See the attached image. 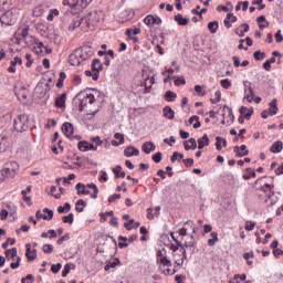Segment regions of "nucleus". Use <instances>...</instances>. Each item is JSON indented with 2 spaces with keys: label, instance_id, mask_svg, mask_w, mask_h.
<instances>
[{
  "label": "nucleus",
  "instance_id": "1",
  "mask_svg": "<svg viewBox=\"0 0 283 283\" xmlns=\"http://www.w3.org/2000/svg\"><path fill=\"white\" fill-rule=\"evenodd\" d=\"M193 233H196V227L193 226V221L188 220L182 224V227L177 231L178 237L180 238V242H182V247L191 248L196 244V239L193 238Z\"/></svg>",
  "mask_w": 283,
  "mask_h": 283
},
{
  "label": "nucleus",
  "instance_id": "2",
  "mask_svg": "<svg viewBox=\"0 0 283 283\" xmlns=\"http://www.w3.org/2000/svg\"><path fill=\"white\" fill-rule=\"evenodd\" d=\"M255 190L259 191L260 198L264 196V201L269 202V199L275 196L274 185H273V177H262L258 179L254 184Z\"/></svg>",
  "mask_w": 283,
  "mask_h": 283
},
{
  "label": "nucleus",
  "instance_id": "3",
  "mask_svg": "<svg viewBox=\"0 0 283 283\" xmlns=\"http://www.w3.org/2000/svg\"><path fill=\"white\" fill-rule=\"evenodd\" d=\"M92 88L80 92L77 94V98L80 101V112H86L87 116H96L98 113V109H87L90 107L88 105H92L96 98L94 97V94L91 93Z\"/></svg>",
  "mask_w": 283,
  "mask_h": 283
},
{
  "label": "nucleus",
  "instance_id": "4",
  "mask_svg": "<svg viewBox=\"0 0 283 283\" xmlns=\"http://www.w3.org/2000/svg\"><path fill=\"white\" fill-rule=\"evenodd\" d=\"M94 0H63L62 6L65 14H78L83 12Z\"/></svg>",
  "mask_w": 283,
  "mask_h": 283
},
{
  "label": "nucleus",
  "instance_id": "5",
  "mask_svg": "<svg viewBox=\"0 0 283 283\" xmlns=\"http://www.w3.org/2000/svg\"><path fill=\"white\" fill-rule=\"evenodd\" d=\"M157 263L160 264L159 269L164 273V275H176L177 271L176 268L172 270L167 268L163 269V266H171V261L167 259V251L165 250H159L157 253Z\"/></svg>",
  "mask_w": 283,
  "mask_h": 283
},
{
  "label": "nucleus",
  "instance_id": "6",
  "mask_svg": "<svg viewBox=\"0 0 283 283\" xmlns=\"http://www.w3.org/2000/svg\"><path fill=\"white\" fill-rule=\"evenodd\" d=\"M29 127H30V118L28 117V115L22 114V115H18L14 118L13 128L15 129V132H19V133L28 132Z\"/></svg>",
  "mask_w": 283,
  "mask_h": 283
},
{
  "label": "nucleus",
  "instance_id": "7",
  "mask_svg": "<svg viewBox=\"0 0 283 283\" xmlns=\"http://www.w3.org/2000/svg\"><path fill=\"white\" fill-rule=\"evenodd\" d=\"M7 262L10 263V269H17L18 266H21V256L17 255V248H12L10 250L6 251V258Z\"/></svg>",
  "mask_w": 283,
  "mask_h": 283
},
{
  "label": "nucleus",
  "instance_id": "8",
  "mask_svg": "<svg viewBox=\"0 0 283 283\" xmlns=\"http://www.w3.org/2000/svg\"><path fill=\"white\" fill-rule=\"evenodd\" d=\"M3 175L4 180L7 178H14L19 174V163L11 161L0 171Z\"/></svg>",
  "mask_w": 283,
  "mask_h": 283
},
{
  "label": "nucleus",
  "instance_id": "9",
  "mask_svg": "<svg viewBox=\"0 0 283 283\" xmlns=\"http://www.w3.org/2000/svg\"><path fill=\"white\" fill-rule=\"evenodd\" d=\"M15 9H10L6 11L1 17H0V23L2 25H14L17 23V13Z\"/></svg>",
  "mask_w": 283,
  "mask_h": 283
},
{
  "label": "nucleus",
  "instance_id": "10",
  "mask_svg": "<svg viewBox=\"0 0 283 283\" xmlns=\"http://www.w3.org/2000/svg\"><path fill=\"white\" fill-rule=\"evenodd\" d=\"M75 52L77 53V56H80V61H87V59H92V56L94 55V50L92 49V46H82L77 50H75Z\"/></svg>",
  "mask_w": 283,
  "mask_h": 283
},
{
  "label": "nucleus",
  "instance_id": "11",
  "mask_svg": "<svg viewBox=\"0 0 283 283\" xmlns=\"http://www.w3.org/2000/svg\"><path fill=\"white\" fill-rule=\"evenodd\" d=\"M223 119L221 120L222 125H231V123H233V120L235 119V116H233V111H231V108L224 106L223 107Z\"/></svg>",
  "mask_w": 283,
  "mask_h": 283
},
{
  "label": "nucleus",
  "instance_id": "12",
  "mask_svg": "<svg viewBox=\"0 0 283 283\" xmlns=\"http://www.w3.org/2000/svg\"><path fill=\"white\" fill-rule=\"evenodd\" d=\"M30 34V27L23 25L18 29L15 32V40L17 41H23L24 39H28V35Z\"/></svg>",
  "mask_w": 283,
  "mask_h": 283
},
{
  "label": "nucleus",
  "instance_id": "13",
  "mask_svg": "<svg viewBox=\"0 0 283 283\" xmlns=\"http://www.w3.org/2000/svg\"><path fill=\"white\" fill-rule=\"evenodd\" d=\"M87 18H80L76 17L72 20V23L69 25V31L70 32H74V30H76V28H81V25H83V23H87Z\"/></svg>",
  "mask_w": 283,
  "mask_h": 283
},
{
  "label": "nucleus",
  "instance_id": "14",
  "mask_svg": "<svg viewBox=\"0 0 283 283\" xmlns=\"http://www.w3.org/2000/svg\"><path fill=\"white\" fill-rule=\"evenodd\" d=\"M62 132L64 134V136H66L67 138H72V136H74V125H72V123L66 122L62 125Z\"/></svg>",
  "mask_w": 283,
  "mask_h": 283
},
{
  "label": "nucleus",
  "instance_id": "15",
  "mask_svg": "<svg viewBox=\"0 0 283 283\" xmlns=\"http://www.w3.org/2000/svg\"><path fill=\"white\" fill-rule=\"evenodd\" d=\"M29 94H30V92L25 87L15 90V95L18 97V101H20L21 103H25Z\"/></svg>",
  "mask_w": 283,
  "mask_h": 283
},
{
  "label": "nucleus",
  "instance_id": "16",
  "mask_svg": "<svg viewBox=\"0 0 283 283\" xmlns=\"http://www.w3.org/2000/svg\"><path fill=\"white\" fill-rule=\"evenodd\" d=\"M185 258H187V250L185 249H182L181 254L175 253V264H177V266H182V264H185Z\"/></svg>",
  "mask_w": 283,
  "mask_h": 283
},
{
  "label": "nucleus",
  "instance_id": "17",
  "mask_svg": "<svg viewBox=\"0 0 283 283\" xmlns=\"http://www.w3.org/2000/svg\"><path fill=\"white\" fill-rule=\"evenodd\" d=\"M124 156L132 158V156H140V150L134 146H128L124 149Z\"/></svg>",
  "mask_w": 283,
  "mask_h": 283
},
{
  "label": "nucleus",
  "instance_id": "18",
  "mask_svg": "<svg viewBox=\"0 0 283 283\" xmlns=\"http://www.w3.org/2000/svg\"><path fill=\"white\" fill-rule=\"evenodd\" d=\"M23 64V60H21V57L15 56L13 59V61L10 62V65L8 67V72H10V74H14L17 72V65H22Z\"/></svg>",
  "mask_w": 283,
  "mask_h": 283
},
{
  "label": "nucleus",
  "instance_id": "19",
  "mask_svg": "<svg viewBox=\"0 0 283 283\" xmlns=\"http://www.w3.org/2000/svg\"><path fill=\"white\" fill-rule=\"evenodd\" d=\"M244 99L248 101V103H251L253 101V88H251V83L244 84Z\"/></svg>",
  "mask_w": 283,
  "mask_h": 283
},
{
  "label": "nucleus",
  "instance_id": "20",
  "mask_svg": "<svg viewBox=\"0 0 283 283\" xmlns=\"http://www.w3.org/2000/svg\"><path fill=\"white\" fill-rule=\"evenodd\" d=\"M25 249H27L25 255H27L28 260L30 262L36 260V250L35 249L32 250V244L28 243L25 245Z\"/></svg>",
  "mask_w": 283,
  "mask_h": 283
},
{
  "label": "nucleus",
  "instance_id": "21",
  "mask_svg": "<svg viewBox=\"0 0 283 283\" xmlns=\"http://www.w3.org/2000/svg\"><path fill=\"white\" fill-rule=\"evenodd\" d=\"M75 189L77 190V196H90V190L87 189V186L84 184L78 182L75 186Z\"/></svg>",
  "mask_w": 283,
  "mask_h": 283
},
{
  "label": "nucleus",
  "instance_id": "22",
  "mask_svg": "<svg viewBox=\"0 0 283 283\" xmlns=\"http://www.w3.org/2000/svg\"><path fill=\"white\" fill-rule=\"evenodd\" d=\"M198 143V149H205V147H209V135L205 134L201 138L197 140Z\"/></svg>",
  "mask_w": 283,
  "mask_h": 283
},
{
  "label": "nucleus",
  "instance_id": "23",
  "mask_svg": "<svg viewBox=\"0 0 283 283\" xmlns=\"http://www.w3.org/2000/svg\"><path fill=\"white\" fill-rule=\"evenodd\" d=\"M69 62L71 65H81L82 60L78 56V53L76 51H74L70 56H69Z\"/></svg>",
  "mask_w": 283,
  "mask_h": 283
},
{
  "label": "nucleus",
  "instance_id": "24",
  "mask_svg": "<svg viewBox=\"0 0 283 283\" xmlns=\"http://www.w3.org/2000/svg\"><path fill=\"white\" fill-rule=\"evenodd\" d=\"M142 149L145 151V154H151V151H156V144L153 142H146L143 144Z\"/></svg>",
  "mask_w": 283,
  "mask_h": 283
},
{
  "label": "nucleus",
  "instance_id": "25",
  "mask_svg": "<svg viewBox=\"0 0 283 283\" xmlns=\"http://www.w3.org/2000/svg\"><path fill=\"white\" fill-rule=\"evenodd\" d=\"M184 147L186 151H189V149H197L198 143H196V138H190L188 142H184Z\"/></svg>",
  "mask_w": 283,
  "mask_h": 283
},
{
  "label": "nucleus",
  "instance_id": "26",
  "mask_svg": "<svg viewBox=\"0 0 283 283\" xmlns=\"http://www.w3.org/2000/svg\"><path fill=\"white\" fill-rule=\"evenodd\" d=\"M164 116L168 118V120H174V118H176V112H174L171 107L166 106L164 107Z\"/></svg>",
  "mask_w": 283,
  "mask_h": 283
},
{
  "label": "nucleus",
  "instance_id": "27",
  "mask_svg": "<svg viewBox=\"0 0 283 283\" xmlns=\"http://www.w3.org/2000/svg\"><path fill=\"white\" fill-rule=\"evenodd\" d=\"M256 22L259 23L260 30H264L265 28H269V21L264 15H260L259 18H256Z\"/></svg>",
  "mask_w": 283,
  "mask_h": 283
},
{
  "label": "nucleus",
  "instance_id": "28",
  "mask_svg": "<svg viewBox=\"0 0 283 283\" xmlns=\"http://www.w3.org/2000/svg\"><path fill=\"white\" fill-rule=\"evenodd\" d=\"M222 147H227V139L220 136L216 137V148L218 151H222Z\"/></svg>",
  "mask_w": 283,
  "mask_h": 283
},
{
  "label": "nucleus",
  "instance_id": "29",
  "mask_svg": "<svg viewBox=\"0 0 283 283\" xmlns=\"http://www.w3.org/2000/svg\"><path fill=\"white\" fill-rule=\"evenodd\" d=\"M85 207H87V202H85L83 199H80L75 203V211H77V213H83Z\"/></svg>",
  "mask_w": 283,
  "mask_h": 283
},
{
  "label": "nucleus",
  "instance_id": "30",
  "mask_svg": "<svg viewBox=\"0 0 283 283\" xmlns=\"http://www.w3.org/2000/svg\"><path fill=\"white\" fill-rule=\"evenodd\" d=\"M195 123V124H193ZM189 124L192 125L193 129H198L202 124L200 123V117L193 115L189 118Z\"/></svg>",
  "mask_w": 283,
  "mask_h": 283
},
{
  "label": "nucleus",
  "instance_id": "31",
  "mask_svg": "<svg viewBox=\"0 0 283 283\" xmlns=\"http://www.w3.org/2000/svg\"><path fill=\"white\" fill-rule=\"evenodd\" d=\"M65 98H66V95L65 93H62L60 96H57L55 98V107H65Z\"/></svg>",
  "mask_w": 283,
  "mask_h": 283
},
{
  "label": "nucleus",
  "instance_id": "32",
  "mask_svg": "<svg viewBox=\"0 0 283 283\" xmlns=\"http://www.w3.org/2000/svg\"><path fill=\"white\" fill-rule=\"evenodd\" d=\"M282 149H283V143L279 140L271 146L270 151H272V154H280Z\"/></svg>",
  "mask_w": 283,
  "mask_h": 283
},
{
  "label": "nucleus",
  "instance_id": "33",
  "mask_svg": "<svg viewBox=\"0 0 283 283\" xmlns=\"http://www.w3.org/2000/svg\"><path fill=\"white\" fill-rule=\"evenodd\" d=\"M92 70L93 72H101L103 70V63H101V60L95 59L92 62Z\"/></svg>",
  "mask_w": 283,
  "mask_h": 283
},
{
  "label": "nucleus",
  "instance_id": "34",
  "mask_svg": "<svg viewBox=\"0 0 283 283\" xmlns=\"http://www.w3.org/2000/svg\"><path fill=\"white\" fill-rule=\"evenodd\" d=\"M86 188L90 190V189H93V193L91 195V198L93 200H96V198H98V187L95 186V184H87L86 185Z\"/></svg>",
  "mask_w": 283,
  "mask_h": 283
},
{
  "label": "nucleus",
  "instance_id": "35",
  "mask_svg": "<svg viewBox=\"0 0 283 283\" xmlns=\"http://www.w3.org/2000/svg\"><path fill=\"white\" fill-rule=\"evenodd\" d=\"M218 28H220V23L218 21L208 23V30L211 32V34H216V32H218Z\"/></svg>",
  "mask_w": 283,
  "mask_h": 283
},
{
  "label": "nucleus",
  "instance_id": "36",
  "mask_svg": "<svg viewBox=\"0 0 283 283\" xmlns=\"http://www.w3.org/2000/svg\"><path fill=\"white\" fill-rule=\"evenodd\" d=\"M177 97L178 95L172 91H167L164 96L165 101H167L168 103H174V99Z\"/></svg>",
  "mask_w": 283,
  "mask_h": 283
},
{
  "label": "nucleus",
  "instance_id": "37",
  "mask_svg": "<svg viewBox=\"0 0 283 283\" xmlns=\"http://www.w3.org/2000/svg\"><path fill=\"white\" fill-rule=\"evenodd\" d=\"M113 172L115 175V178H125V171H123L122 166H116L113 168Z\"/></svg>",
  "mask_w": 283,
  "mask_h": 283
},
{
  "label": "nucleus",
  "instance_id": "38",
  "mask_svg": "<svg viewBox=\"0 0 283 283\" xmlns=\"http://www.w3.org/2000/svg\"><path fill=\"white\" fill-rule=\"evenodd\" d=\"M175 21H177L178 25H187L189 23V19L184 18L180 13L175 15Z\"/></svg>",
  "mask_w": 283,
  "mask_h": 283
},
{
  "label": "nucleus",
  "instance_id": "39",
  "mask_svg": "<svg viewBox=\"0 0 283 283\" xmlns=\"http://www.w3.org/2000/svg\"><path fill=\"white\" fill-rule=\"evenodd\" d=\"M77 148L80 149V151H90V142L87 140L78 142Z\"/></svg>",
  "mask_w": 283,
  "mask_h": 283
},
{
  "label": "nucleus",
  "instance_id": "40",
  "mask_svg": "<svg viewBox=\"0 0 283 283\" xmlns=\"http://www.w3.org/2000/svg\"><path fill=\"white\" fill-rule=\"evenodd\" d=\"M239 158H243V156H249V150L247 149V145H241L240 150L237 151Z\"/></svg>",
  "mask_w": 283,
  "mask_h": 283
},
{
  "label": "nucleus",
  "instance_id": "41",
  "mask_svg": "<svg viewBox=\"0 0 283 283\" xmlns=\"http://www.w3.org/2000/svg\"><path fill=\"white\" fill-rule=\"evenodd\" d=\"M245 171L247 174L243 175V180H251V178H255V170L248 168Z\"/></svg>",
  "mask_w": 283,
  "mask_h": 283
},
{
  "label": "nucleus",
  "instance_id": "42",
  "mask_svg": "<svg viewBox=\"0 0 283 283\" xmlns=\"http://www.w3.org/2000/svg\"><path fill=\"white\" fill-rule=\"evenodd\" d=\"M62 222H64V224H74V213H69L67 216L63 217Z\"/></svg>",
  "mask_w": 283,
  "mask_h": 283
},
{
  "label": "nucleus",
  "instance_id": "43",
  "mask_svg": "<svg viewBox=\"0 0 283 283\" xmlns=\"http://www.w3.org/2000/svg\"><path fill=\"white\" fill-rule=\"evenodd\" d=\"M210 235H211L212 239L208 240V245L209 247H216V242H218V240H219L218 239V232H211Z\"/></svg>",
  "mask_w": 283,
  "mask_h": 283
},
{
  "label": "nucleus",
  "instance_id": "44",
  "mask_svg": "<svg viewBox=\"0 0 283 283\" xmlns=\"http://www.w3.org/2000/svg\"><path fill=\"white\" fill-rule=\"evenodd\" d=\"M85 76H91L93 81H98V72L97 71H85Z\"/></svg>",
  "mask_w": 283,
  "mask_h": 283
},
{
  "label": "nucleus",
  "instance_id": "45",
  "mask_svg": "<svg viewBox=\"0 0 283 283\" xmlns=\"http://www.w3.org/2000/svg\"><path fill=\"white\" fill-rule=\"evenodd\" d=\"M195 92L198 94V96H206L207 91H205V86L196 85Z\"/></svg>",
  "mask_w": 283,
  "mask_h": 283
},
{
  "label": "nucleus",
  "instance_id": "46",
  "mask_svg": "<svg viewBox=\"0 0 283 283\" xmlns=\"http://www.w3.org/2000/svg\"><path fill=\"white\" fill-rule=\"evenodd\" d=\"M222 98V94L220 93V91L214 92V98H211L210 102L212 103V105H216L217 103H220Z\"/></svg>",
  "mask_w": 283,
  "mask_h": 283
},
{
  "label": "nucleus",
  "instance_id": "47",
  "mask_svg": "<svg viewBox=\"0 0 283 283\" xmlns=\"http://www.w3.org/2000/svg\"><path fill=\"white\" fill-rule=\"evenodd\" d=\"M72 266H74V264L67 263L64 265V269L62 271V277H67V275H70V271H71Z\"/></svg>",
  "mask_w": 283,
  "mask_h": 283
},
{
  "label": "nucleus",
  "instance_id": "48",
  "mask_svg": "<svg viewBox=\"0 0 283 283\" xmlns=\"http://www.w3.org/2000/svg\"><path fill=\"white\" fill-rule=\"evenodd\" d=\"M43 212L48 214L43 217V220H52L54 218V211L45 208Z\"/></svg>",
  "mask_w": 283,
  "mask_h": 283
},
{
  "label": "nucleus",
  "instance_id": "49",
  "mask_svg": "<svg viewBox=\"0 0 283 283\" xmlns=\"http://www.w3.org/2000/svg\"><path fill=\"white\" fill-rule=\"evenodd\" d=\"M109 216H114V211L111 210L108 212L99 213V222H106Z\"/></svg>",
  "mask_w": 283,
  "mask_h": 283
},
{
  "label": "nucleus",
  "instance_id": "50",
  "mask_svg": "<svg viewBox=\"0 0 283 283\" xmlns=\"http://www.w3.org/2000/svg\"><path fill=\"white\" fill-rule=\"evenodd\" d=\"M154 15H147L145 19H144V23H146L148 25V28H154Z\"/></svg>",
  "mask_w": 283,
  "mask_h": 283
},
{
  "label": "nucleus",
  "instance_id": "51",
  "mask_svg": "<svg viewBox=\"0 0 283 283\" xmlns=\"http://www.w3.org/2000/svg\"><path fill=\"white\" fill-rule=\"evenodd\" d=\"M170 235H171L172 240L176 242L177 247H180V249H184L182 241L178 240V238H180V237H176V235H178V232H172Z\"/></svg>",
  "mask_w": 283,
  "mask_h": 283
},
{
  "label": "nucleus",
  "instance_id": "52",
  "mask_svg": "<svg viewBox=\"0 0 283 283\" xmlns=\"http://www.w3.org/2000/svg\"><path fill=\"white\" fill-rule=\"evenodd\" d=\"M42 251L44 253H46V254H50V253H52L54 251V245H52V244H44L42 247Z\"/></svg>",
  "mask_w": 283,
  "mask_h": 283
},
{
  "label": "nucleus",
  "instance_id": "53",
  "mask_svg": "<svg viewBox=\"0 0 283 283\" xmlns=\"http://www.w3.org/2000/svg\"><path fill=\"white\" fill-rule=\"evenodd\" d=\"M21 283H34V275L28 274L25 277L21 279Z\"/></svg>",
  "mask_w": 283,
  "mask_h": 283
},
{
  "label": "nucleus",
  "instance_id": "54",
  "mask_svg": "<svg viewBox=\"0 0 283 283\" xmlns=\"http://www.w3.org/2000/svg\"><path fill=\"white\" fill-rule=\"evenodd\" d=\"M264 56H266V53H262L260 51H255L253 53V57L255 59V61H262V59H264Z\"/></svg>",
  "mask_w": 283,
  "mask_h": 283
},
{
  "label": "nucleus",
  "instance_id": "55",
  "mask_svg": "<svg viewBox=\"0 0 283 283\" xmlns=\"http://www.w3.org/2000/svg\"><path fill=\"white\" fill-rule=\"evenodd\" d=\"M244 229H245V231H253V229H255V222L245 221Z\"/></svg>",
  "mask_w": 283,
  "mask_h": 283
},
{
  "label": "nucleus",
  "instance_id": "56",
  "mask_svg": "<svg viewBox=\"0 0 283 283\" xmlns=\"http://www.w3.org/2000/svg\"><path fill=\"white\" fill-rule=\"evenodd\" d=\"M153 160L154 163H156V165H158V163H161L163 160V153H156L155 155H153Z\"/></svg>",
  "mask_w": 283,
  "mask_h": 283
},
{
  "label": "nucleus",
  "instance_id": "57",
  "mask_svg": "<svg viewBox=\"0 0 283 283\" xmlns=\"http://www.w3.org/2000/svg\"><path fill=\"white\" fill-rule=\"evenodd\" d=\"M91 143H95V146L101 147L105 142H103L99 136H96L91 138Z\"/></svg>",
  "mask_w": 283,
  "mask_h": 283
},
{
  "label": "nucleus",
  "instance_id": "58",
  "mask_svg": "<svg viewBox=\"0 0 283 283\" xmlns=\"http://www.w3.org/2000/svg\"><path fill=\"white\" fill-rule=\"evenodd\" d=\"M175 85H187V80H185V77H175Z\"/></svg>",
  "mask_w": 283,
  "mask_h": 283
},
{
  "label": "nucleus",
  "instance_id": "59",
  "mask_svg": "<svg viewBox=\"0 0 283 283\" xmlns=\"http://www.w3.org/2000/svg\"><path fill=\"white\" fill-rule=\"evenodd\" d=\"M62 268H63V264H61V263L53 264L51 266V271H52V273L56 274V273H59V271H61Z\"/></svg>",
  "mask_w": 283,
  "mask_h": 283
},
{
  "label": "nucleus",
  "instance_id": "60",
  "mask_svg": "<svg viewBox=\"0 0 283 283\" xmlns=\"http://www.w3.org/2000/svg\"><path fill=\"white\" fill-rule=\"evenodd\" d=\"M114 138L116 140H119L120 144H125V135L120 134V133H115L114 134Z\"/></svg>",
  "mask_w": 283,
  "mask_h": 283
},
{
  "label": "nucleus",
  "instance_id": "61",
  "mask_svg": "<svg viewBox=\"0 0 283 283\" xmlns=\"http://www.w3.org/2000/svg\"><path fill=\"white\" fill-rule=\"evenodd\" d=\"M8 149V145L6 144V139H0V154H3Z\"/></svg>",
  "mask_w": 283,
  "mask_h": 283
},
{
  "label": "nucleus",
  "instance_id": "62",
  "mask_svg": "<svg viewBox=\"0 0 283 283\" xmlns=\"http://www.w3.org/2000/svg\"><path fill=\"white\" fill-rule=\"evenodd\" d=\"M221 86L223 90H229V87H231V81H229V78L221 80Z\"/></svg>",
  "mask_w": 283,
  "mask_h": 283
},
{
  "label": "nucleus",
  "instance_id": "63",
  "mask_svg": "<svg viewBox=\"0 0 283 283\" xmlns=\"http://www.w3.org/2000/svg\"><path fill=\"white\" fill-rule=\"evenodd\" d=\"M116 200H120V195L115 193L108 197L109 205H112V202H116Z\"/></svg>",
  "mask_w": 283,
  "mask_h": 283
},
{
  "label": "nucleus",
  "instance_id": "64",
  "mask_svg": "<svg viewBox=\"0 0 283 283\" xmlns=\"http://www.w3.org/2000/svg\"><path fill=\"white\" fill-rule=\"evenodd\" d=\"M70 240V233L64 234L62 238L57 240V244H63L64 242H67Z\"/></svg>",
  "mask_w": 283,
  "mask_h": 283
}]
</instances>
